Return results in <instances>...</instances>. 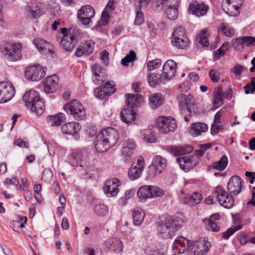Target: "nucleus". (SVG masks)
I'll list each match as a JSON object with an SVG mask.
<instances>
[{
    "label": "nucleus",
    "instance_id": "49530a36",
    "mask_svg": "<svg viewBox=\"0 0 255 255\" xmlns=\"http://www.w3.org/2000/svg\"><path fill=\"white\" fill-rule=\"evenodd\" d=\"M132 218L133 224L136 226L140 225L143 222L144 214L142 211H134L133 212Z\"/></svg>",
    "mask_w": 255,
    "mask_h": 255
},
{
    "label": "nucleus",
    "instance_id": "603ef678",
    "mask_svg": "<svg viewBox=\"0 0 255 255\" xmlns=\"http://www.w3.org/2000/svg\"><path fill=\"white\" fill-rule=\"evenodd\" d=\"M161 61L160 59H156L152 61H149L147 62V66L149 71H152L157 69L161 65Z\"/></svg>",
    "mask_w": 255,
    "mask_h": 255
},
{
    "label": "nucleus",
    "instance_id": "7c9ffc66",
    "mask_svg": "<svg viewBox=\"0 0 255 255\" xmlns=\"http://www.w3.org/2000/svg\"><path fill=\"white\" fill-rule=\"evenodd\" d=\"M208 128L205 123H196L191 126L190 134L194 137L199 135L202 132H206Z\"/></svg>",
    "mask_w": 255,
    "mask_h": 255
},
{
    "label": "nucleus",
    "instance_id": "473e14b6",
    "mask_svg": "<svg viewBox=\"0 0 255 255\" xmlns=\"http://www.w3.org/2000/svg\"><path fill=\"white\" fill-rule=\"evenodd\" d=\"M120 117L123 122L129 124L134 121L135 118V114L133 110L127 108L123 109L121 112Z\"/></svg>",
    "mask_w": 255,
    "mask_h": 255
},
{
    "label": "nucleus",
    "instance_id": "2f4dec72",
    "mask_svg": "<svg viewBox=\"0 0 255 255\" xmlns=\"http://www.w3.org/2000/svg\"><path fill=\"white\" fill-rule=\"evenodd\" d=\"M126 98V104L128 108L133 110L135 107H136L137 104L139 103L141 100L142 96L141 95L136 94H127L125 95Z\"/></svg>",
    "mask_w": 255,
    "mask_h": 255
},
{
    "label": "nucleus",
    "instance_id": "c85d7f7f",
    "mask_svg": "<svg viewBox=\"0 0 255 255\" xmlns=\"http://www.w3.org/2000/svg\"><path fill=\"white\" fill-rule=\"evenodd\" d=\"M147 80L149 85L153 87L161 83L165 84L166 83L161 74L155 73L154 72L149 73Z\"/></svg>",
    "mask_w": 255,
    "mask_h": 255
},
{
    "label": "nucleus",
    "instance_id": "13d9d810",
    "mask_svg": "<svg viewBox=\"0 0 255 255\" xmlns=\"http://www.w3.org/2000/svg\"><path fill=\"white\" fill-rule=\"evenodd\" d=\"M39 53L47 57L53 58L56 56L54 49H38Z\"/></svg>",
    "mask_w": 255,
    "mask_h": 255
},
{
    "label": "nucleus",
    "instance_id": "f704fd0d",
    "mask_svg": "<svg viewBox=\"0 0 255 255\" xmlns=\"http://www.w3.org/2000/svg\"><path fill=\"white\" fill-rule=\"evenodd\" d=\"M68 162L73 166L79 165L83 167L82 164V154L78 151H73L68 156Z\"/></svg>",
    "mask_w": 255,
    "mask_h": 255
},
{
    "label": "nucleus",
    "instance_id": "4468645a",
    "mask_svg": "<svg viewBox=\"0 0 255 255\" xmlns=\"http://www.w3.org/2000/svg\"><path fill=\"white\" fill-rule=\"evenodd\" d=\"M244 181L239 176L234 175L231 177L227 184V190L230 194L235 195L239 194L242 190Z\"/></svg>",
    "mask_w": 255,
    "mask_h": 255
},
{
    "label": "nucleus",
    "instance_id": "f257e3e1",
    "mask_svg": "<svg viewBox=\"0 0 255 255\" xmlns=\"http://www.w3.org/2000/svg\"><path fill=\"white\" fill-rule=\"evenodd\" d=\"M119 139V132L112 127L103 129L96 136L95 146L97 150L100 152L107 151L114 146Z\"/></svg>",
    "mask_w": 255,
    "mask_h": 255
},
{
    "label": "nucleus",
    "instance_id": "0e129e2a",
    "mask_svg": "<svg viewBox=\"0 0 255 255\" xmlns=\"http://www.w3.org/2000/svg\"><path fill=\"white\" fill-rule=\"evenodd\" d=\"M53 177V173L50 169H45L43 172L42 179L45 182H49Z\"/></svg>",
    "mask_w": 255,
    "mask_h": 255
},
{
    "label": "nucleus",
    "instance_id": "774afa93",
    "mask_svg": "<svg viewBox=\"0 0 255 255\" xmlns=\"http://www.w3.org/2000/svg\"><path fill=\"white\" fill-rule=\"evenodd\" d=\"M223 95H214V102L213 105L216 108L221 106L223 104Z\"/></svg>",
    "mask_w": 255,
    "mask_h": 255
},
{
    "label": "nucleus",
    "instance_id": "6e6552de",
    "mask_svg": "<svg viewBox=\"0 0 255 255\" xmlns=\"http://www.w3.org/2000/svg\"><path fill=\"white\" fill-rule=\"evenodd\" d=\"M156 127L159 131L167 133L174 131L177 125L176 121L171 117H159L156 120Z\"/></svg>",
    "mask_w": 255,
    "mask_h": 255
},
{
    "label": "nucleus",
    "instance_id": "423d86ee",
    "mask_svg": "<svg viewBox=\"0 0 255 255\" xmlns=\"http://www.w3.org/2000/svg\"><path fill=\"white\" fill-rule=\"evenodd\" d=\"M214 194L217 196V201L221 206L228 209L233 206L234 200L232 195L230 193H227L222 186L216 187Z\"/></svg>",
    "mask_w": 255,
    "mask_h": 255
},
{
    "label": "nucleus",
    "instance_id": "ddd939ff",
    "mask_svg": "<svg viewBox=\"0 0 255 255\" xmlns=\"http://www.w3.org/2000/svg\"><path fill=\"white\" fill-rule=\"evenodd\" d=\"M144 168V160L142 157H138L136 162H133L128 172V176L131 180L138 179Z\"/></svg>",
    "mask_w": 255,
    "mask_h": 255
},
{
    "label": "nucleus",
    "instance_id": "ea45409f",
    "mask_svg": "<svg viewBox=\"0 0 255 255\" xmlns=\"http://www.w3.org/2000/svg\"><path fill=\"white\" fill-rule=\"evenodd\" d=\"M163 96L161 94L155 93L152 95L149 99V104L153 109H155L163 104Z\"/></svg>",
    "mask_w": 255,
    "mask_h": 255
},
{
    "label": "nucleus",
    "instance_id": "72a5a7b5",
    "mask_svg": "<svg viewBox=\"0 0 255 255\" xmlns=\"http://www.w3.org/2000/svg\"><path fill=\"white\" fill-rule=\"evenodd\" d=\"M176 160L180 167L185 171H188L193 164L191 156L177 157Z\"/></svg>",
    "mask_w": 255,
    "mask_h": 255
},
{
    "label": "nucleus",
    "instance_id": "9d476101",
    "mask_svg": "<svg viewBox=\"0 0 255 255\" xmlns=\"http://www.w3.org/2000/svg\"><path fill=\"white\" fill-rule=\"evenodd\" d=\"M95 14V11L93 6L90 5H85L78 11L77 18L81 23L84 25H90L91 18Z\"/></svg>",
    "mask_w": 255,
    "mask_h": 255
},
{
    "label": "nucleus",
    "instance_id": "c9c22d12",
    "mask_svg": "<svg viewBox=\"0 0 255 255\" xmlns=\"http://www.w3.org/2000/svg\"><path fill=\"white\" fill-rule=\"evenodd\" d=\"M135 147V142L132 140L128 139L124 142L122 153L126 156H130L132 155Z\"/></svg>",
    "mask_w": 255,
    "mask_h": 255
},
{
    "label": "nucleus",
    "instance_id": "1a4fd4ad",
    "mask_svg": "<svg viewBox=\"0 0 255 255\" xmlns=\"http://www.w3.org/2000/svg\"><path fill=\"white\" fill-rule=\"evenodd\" d=\"M15 91L10 82H0V103H5L10 101L14 96Z\"/></svg>",
    "mask_w": 255,
    "mask_h": 255
},
{
    "label": "nucleus",
    "instance_id": "a18cd8bd",
    "mask_svg": "<svg viewBox=\"0 0 255 255\" xmlns=\"http://www.w3.org/2000/svg\"><path fill=\"white\" fill-rule=\"evenodd\" d=\"M95 213L99 216H104L109 211L108 207L104 204H99L95 205L94 208Z\"/></svg>",
    "mask_w": 255,
    "mask_h": 255
},
{
    "label": "nucleus",
    "instance_id": "c756f323",
    "mask_svg": "<svg viewBox=\"0 0 255 255\" xmlns=\"http://www.w3.org/2000/svg\"><path fill=\"white\" fill-rule=\"evenodd\" d=\"M166 5L162 7V10H164L165 14L169 19H176L178 17V5H173L171 3H167Z\"/></svg>",
    "mask_w": 255,
    "mask_h": 255
},
{
    "label": "nucleus",
    "instance_id": "864d4df0",
    "mask_svg": "<svg viewBox=\"0 0 255 255\" xmlns=\"http://www.w3.org/2000/svg\"><path fill=\"white\" fill-rule=\"evenodd\" d=\"M33 43L36 48H46L49 47L50 43L41 38H36L33 40Z\"/></svg>",
    "mask_w": 255,
    "mask_h": 255
},
{
    "label": "nucleus",
    "instance_id": "a211bd4d",
    "mask_svg": "<svg viewBox=\"0 0 255 255\" xmlns=\"http://www.w3.org/2000/svg\"><path fill=\"white\" fill-rule=\"evenodd\" d=\"M116 90V88L109 82H107L101 87L96 88L94 92L97 98L105 99L115 92Z\"/></svg>",
    "mask_w": 255,
    "mask_h": 255
},
{
    "label": "nucleus",
    "instance_id": "37998d69",
    "mask_svg": "<svg viewBox=\"0 0 255 255\" xmlns=\"http://www.w3.org/2000/svg\"><path fill=\"white\" fill-rule=\"evenodd\" d=\"M228 163V157L226 155H224L218 161L214 162L213 163L212 167L214 169H216L221 171L227 167Z\"/></svg>",
    "mask_w": 255,
    "mask_h": 255
},
{
    "label": "nucleus",
    "instance_id": "79ce46f5",
    "mask_svg": "<svg viewBox=\"0 0 255 255\" xmlns=\"http://www.w3.org/2000/svg\"><path fill=\"white\" fill-rule=\"evenodd\" d=\"M152 164L162 172L165 169L167 165L166 159L160 155H156L154 157Z\"/></svg>",
    "mask_w": 255,
    "mask_h": 255
},
{
    "label": "nucleus",
    "instance_id": "680f3d73",
    "mask_svg": "<svg viewBox=\"0 0 255 255\" xmlns=\"http://www.w3.org/2000/svg\"><path fill=\"white\" fill-rule=\"evenodd\" d=\"M76 49L75 54L77 57H81L83 55L88 56L93 51V49Z\"/></svg>",
    "mask_w": 255,
    "mask_h": 255
},
{
    "label": "nucleus",
    "instance_id": "69168bd1",
    "mask_svg": "<svg viewBox=\"0 0 255 255\" xmlns=\"http://www.w3.org/2000/svg\"><path fill=\"white\" fill-rule=\"evenodd\" d=\"M114 4L115 1L114 0H110L103 12L109 14L112 13L115 9Z\"/></svg>",
    "mask_w": 255,
    "mask_h": 255
},
{
    "label": "nucleus",
    "instance_id": "4d7b16f0",
    "mask_svg": "<svg viewBox=\"0 0 255 255\" xmlns=\"http://www.w3.org/2000/svg\"><path fill=\"white\" fill-rule=\"evenodd\" d=\"M206 228L212 232H218L220 227L215 222L208 221L205 220Z\"/></svg>",
    "mask_w": 255,
    "mask_h": 255
},
{
    "label": "nucleus",
    "instance_id": "cd10ccee",
    "mask_svg": "<svg viewBox=\"0 0 255 255\" xmlns=\"http://www.w3.org/2000/svg\"><path fill=\"white\" fill-rule=\"evenodd\" d=\"M242 46V48L246 46L247 47L255 46V37L251 36H244L239 37L235 40L233 43L234 48Z\"/></svg>",
    "mask_w": 255,
    "mask_h": 255
},
{
    "label": "nucleus",
    "instance_id": "20e7f679",
    "mask_svg": "<svg viewBox=\"0 0 255 255\" xmlns=\"http://www.w3.org/2000/svg\"><path fill=\"white\" fill-rule=\"evenodd\" d=\"M174 40H171V44L173 46L179 48H187L189 47L191 42L186 35L185 28L178 25L174 28L172 33Z\"/></svg>",
    "mask_w": 255,
    "mask_h": 255
},
{
    "label": "nucleus",
    "instance_id": "338daca9",
    "mask_svg": "<svg viewBox=\"0 0 255 255\" xmlns=\"http://www.w3.org/2000/svg\"><path fill=\"white\" fill-rule=\"evenodd\" d=\"M226 53L225 49H218V50L213 53L214 60H219L222 56H224Z\"/></svg>",
    "mask_w": 255,
    "mask_h": 255
},
{
    "label": "nucleus",
    "instance_id": "4be33fe9",
    "mask_svg": "<svg viewBox=\"0 0 255 255\" xmlns=\"http://www.w3.org/2000/svg\"><path fill=\"white\" fill-rule=\"evenodd\" d=\"M104 245L110 250L117 253H121L123 249L122 242L117 238L107 239L105 241Z\"/></svg>",
    "mask_w": 255,
    "mask_h": 255
},
{
    "label": "nucleus",
    "instance_id": "6ab92c4d",
    "mask_svg": "<svg viewBox=\"0 0 255 255\" xmlns=\"http://www.w3.org/2000/svg\"><path fill=\"white\" fill-rule=\"evenodd\" d=\"M161 74L165 81L168 82L174 76L176 71V63L172 60H168L164 64Z\"/></svg>",
    "mask_w": 255,
    "mask_h": 255
},
{
    "label": "nucleus",
    "instance_id": "39448f33",
    "mask_svg": "<svg viewBox=\"0 0 255 255\" xmlns=\"http://www.w3.org/2000/svg\"><path fill=\"white\" fill-rule=\"evenodd\" d=\"M178 106L182 113L186 110L190 115H195L197 113L196 107L194 104L193 97L191 95L186 96L185 94H180L177 97Z\"/></svg>",
    "mask_w": 255,
    "mask_h": 255
},
{
    "label": "nucleus",
    "instance_id": "a19ab883",
    "mask_svg": "<svg viewBox=\"0 0 255 255\" xmlns=\"http://www.w3.org/2000/svg\"><path fill=\"white\" fill-rule=\"evenodd\" d=\"M26 10L27 13L33 18H37L42 14L40 6L36 3H31L27 6Z\"/></svg>",
    "mask_w": 255,
    "mask_h": 255
},
{
    "label": "nucleus",
    "instance_id": "aec40b11",
    "mask_svg": "<svg viewBox=\"0 0 255 255\" xmlns=\"http://www.w3.org/2000/svg\"><path fill=\"white\" fill-rule=\"evenodd\" d=\"M81 128L80 125L76 122H70L63 125L61 129L63 133L71 134L75 139L79 138L78 132Z\"/></svg>",
    "mask_w": 255,
    "mask_h": 255
},
{
    "label": "nucleus",
    "instance_id": "052dcab7",
    "mask_svg": "<svg viewBox=\"0 0 255 255\" xmlns=\"http://www.w3.org/2000/svg\"><path fill=\"white\" fill-rule=\"evenodd\" d=\"M222 33L226 36L232 37L234 34V29L230 28L228 25L223 24L221 27Z\"/></svg>",
    "mask_w": 255,
    "mask_h": 255
},
{
    "label": "nucleus",
    "instance_id": "9b49d317",
    "mask_svg": "<svg viewBox=\"0 0 255 255\" xmlns=\"http://www.w3.org/2000/svg\"><path fill=\"white\" fill-rule=\"evenodd\" d=\"M211 244L207 240H200L192 242L189 253L191 255H207L210 250Z\"/></svg>",
    "mask_w": 255,
    "mask_h": 255
},
{
    "label": "nucleus",
    "instance_id": "7ed1b4c3",
    "mask_svg": "<svg viewBox=\"0 0 255 255\" xmlns=\"http://www.w3.org/2000/svg\"><path fill=\"white\" fill-rule=\"evenodd\" d=\"M180 228L177 221L172 216H167L158 223L157 228L159 234L163 238L170 239L175 235Z\"/></svg>",
    "mask_w": 255,
    "mask_h": 255
},
{
    "label": "nucleus",
    "instance_id": "4c0bfd02",
    "mask_svg": "<svg viewBox=\"0 0 255 255\" xmlns=\"http://www.w3.org/2000/svg\"><path fill=\"white\" fill-rule=\"evenodd\" d=\"M65 119V115L63 113H60L56 115L47 117V121L52 127L59 126Z\"/></svg>",
    "mask_w": 255,
    "mask_h": 255
},
{
    "label": "nucleus",
    "instance_id": "e2e57ef3",
    "mask_svg": "<svg viewBox=\"0 0 255 255\" xmlns=\"http://www.w3.org/2000/svg\"><path fill=\"white\" fill-rule=\"evenodd\" d=\"M100 58L102 62L106 66H108L109 63V52L104 50L102 51L100 55Z\"/></svg>",
    "mask_w": 255,
    "mask_h": 255
},
{
    "label": "nucleus",
    "instance_id": "6e6d98bb",
    "mask_svg": "<svg viewBox=\"0 0 255 255\" xmlns=\"http://www.w3.org/2000/svg\"><path fill=\"white\" fill-rule=\"evenodd\" d=\"M209 77L213 83H217L220 79V74L216 70L212 69L209 72Z\"/></svg>",
    "mask_w": 255,
    "mask_h": 255
},
{
    "label": "nucleus",
    "instance_id": "09e8293b",
    "mask_svg": "<svg viewBox=\"0 0 255 255\" xmlns=\"http://www.w3.org/2000/svg\"><path fill=\"white\" fill-rule=\"evenodd\" d=\"M135 59V53L133 51L131 50L128 54H127L126 57L122 59L121 63L123 66H127L129 62L134 61Z\"/></svg>",
    "mask_w": 255,
    "mask_h": 255
},
{
    "label": "nucleus",
    "instance_id": "5701e85b",
    "mask_svg": "<svg viewBox=\"0 0 255 255\" xmlns=\"http://www.w3.org/2000/svg\"><path fill=\"white\" fill-rule=\"evenodd\" d=\"M2 52L4 58L9 61H16L22 58L21 49H3Z\"/></svg>",
    "mask_w": 255,
    "mask_h": 255
},
{
    "label": "nucleus",
    "instance_id": "393cba45",
    "mask_svg": "<svg viewBox=\"0 0 255 255\" xmlns=\"http://www.w3.org/2000/svg\"><path fill=\"white\" fill-rule=\"evenodd\" d=\"M167 150L174 156H180L190 153L193 150L191 145H185L180 146H170L167 147Z\"/></svg>",
    "mask_w": 255,
    "mask_h": 255
},
{
    "label": "nucleus",
    "instance_id": "3c124183",
    "mask_svg": "<svg viewBox=\"0 0 255 255\" xmlns=\"http://www.w3.org/2000/svg\"><path fill=\"white\" fill-rule=\"evenodd\" d=\"M162 173L161 171L157 169L153 164H151L148 167L147 174L148 177L151 179L155 176L160 174Z\"/></svg>",
    "mask_w": 255,
    "mask_h": 255
},
{
    "label": "nucleus",
    "instance_id": "f03ea898",
    "mask_svg": "<svg viewBox=\"0 0 255 255\" xmlns=\"http://www.w3.org/2000/svg\"><path fill=\"white\" fill-rule=\"evenodd\" d=\"M26 107L36 116H41L44 111L45 104L39 93L34 90H29L22 97Z\"/></svg>",
    "mask_w": 255,
    "mask_h": 255
},
{
    "label": "nucleus",
    "instance_id": "dca6fc26",
    "mask_svg": "<svg viewBox=\"0 0 255 255\" xmlns=\"http://www.w3.org/2000/svg\"><path fill=\"white\" fill-rule=\"evenodd\" d=\"M209 9V6L204 2H198L194 1L189 5L188 12L189 13L200 17L205 15Z\"/></svg>",
    "mask_w": 255,
    "mask_h": 255
},
{
    "label": "nucleus",
    "instance_id": "bb28decb",
    "mask_svg": "<svg viewBox=\"0 0 255 255\" xmlns=\"http://www.w3.org/2000/svg\"><path fill=\"white\" fill-rule=\"evenodd\" d=\"M180 0H152L151 5L152 8L157 12L162 10L163 7L167 3H171L173 5H179Z\"/></svg>",
    "mask_w": 255,
    "mask_h": 255
},
{
    "label": "nucleus",
    "instance_id": "f3484780",
    "mask_svg": "<svg viewBox=\"0 0 255 255\" xmlns=\"http://www.w3.org/2000/svg\"><path fill=\"white\" fill-rule=\"evenodd\" d=\"M121 183L119 179L113 178L106 181L104 187V190L108 197H114L119 192L118 187Z\"/></svg>",
    "mask_w": 255,
    "mask_h": 255
},
{
    "label": "nucleus",
    "instance_id": "0eeeda50",
    "mask_svg": "<svg viewBox=\"0 0 255 255\" xmlns=\"http://www.w3.org/2000/svg\"><path fill=\"white\" fill-rule=\"evenodd\" d=\"M25 77L31 81H38L45 76V68L39 64L27 67L25 70Z\"/></svg>",
    "mask_w": 255,
    "mask_h": 255
},
{
    "label": "nucleus",
    "instance_id": "5fc2aeb1",
    "mask_svg": "<svg viewBox=\"0 0 255 255\" xmlns=\"http://www.w3.org/2000/svg\"><path fill=\"white\" fill-rule=\"evenodd\" d=\"M144 21L143 12L141 8H138L136 11V16L134 20V24L137 25H141Z\"/></svg>",
    "mask_w": 255,
    "mask_h": 255
},
{
    "label": "nucleus",
    "instance_id": "a878e982",
    "mask_svg": "<svg viewBox=\"0 0 255 255\" xmlns=\"http://www.w3.org/2000/svg\"><path fill=\"white\" fill-rule=\"evenodd\" d=\"M92 72L95 76L94 82L96 85H100L106 80L102 67L98 64H95L92 67Z\"/></svg>",
    "mask_w": 255,
    "mask_h": 255
},
{
    "label": "nucleus",
    "instance_id": "bf43d9fd",
    "mask_svg": "<svg viewBox=\"0 0 255 255\" xmlns=\"http://www.w3.org/2000/svg\"><path fill=\"white\" fill-rule=\"evenodd\" d=\"M150 190L151 193H152L151 194V198L161 197L164 194L163 191L157 186H151Z\"/></svg>",
    "mask_w": 255,
    "mask_h": 255
},
{
    "label": "nucleus",
    "instance_id": "2eb2a0df",
    "mask_svg": "<svg viewBox=\"0 0 255 255\" xmlns=\"http://www.w3.org/2000/svg\"><path fill=\"white\" fill-rule=\"evenodd\" d=\"M61 33L62 34V39L60 42L61 46L63 48H74L77 43V38L72 34L66 27L61 28Z\"/></svg>",
    "mask_w": 255,
    "mask_h": 255
},
{
    "label": "nucleus",
    "instance_id": "de8ad7c7",
    "mask_svg": "<svg viewBox=\"0 0 255 255\" xmlns=\"http://www.w3.org/2000/svg\"><path fill=\"white\" fill-rule=\"evenodd\" d=\"M78 106V109H77V111L73 113L72 115L73 116L75 119L77 120H82L86 117V112L82 105Z\"/></svg>",
    "mask_w": 255,
    "mask_h": 255
},
{
    "label": "nucleus",
    "instance_id": "b1692460",
    "mask_svg": "<svg viewBox=\"0 0 255 255\" xmlns=\"http://www.w3.org/2000/svg\"><path fill=\"white\" fill-rule=\"evenodd\" d=\"M202 199V195L198 192H194L192 194L187 195L181 200L182 204L194 206L199 204Z\"/></svg>",
    "mask_w": 255,
    "mask_h": 255
},
{
    "label": "nucleus",
    "instance_id": "8fccbe9b",
    "mask_svg": "<svg viewBox=\"0 0 255 255\" xmlns=\"http://www.w3.org/2000/svg\"><path fill=\"white\" fill-rule=\"evenodd\" d=\"M111 18L110 14L102 12L101 18L95 26V28L98 29L100 26L106 25Z\"/></svg>",
    "mask_w": 255,
    "mask_h": 255
},
{
    "label": "nucleus",
    "instance_id": "c03bdc74",
    "mask_svg": "<svg viewBox=\"0 0 255 255\" xmlns=\"http://www.w3.org/2000/svg\"><path fill=\"white\" fill-rule=\"evenodd\" d=\"M81 104L77 100H73L70 102L68 103L64 106V109L65 111L70 114H72L75 111H77V109H78V106H80Z\"/></svg>",
    "mask_w": 255,
    "mask_h": 255
},
{
    "label": "nucleus",
    "instance_id": "412c9836",
    "mask_svg": "<svg viewBox=\"0 0 255 255\" xmlns=\"http://www.w3.org/2000/svg\"><path fill=\"white\" fill-rule=\"evenodd\" d=\"M58 83L57 75H53L47 77L44 82V91L46 93H53L56 89Z\"/></svg>",
    "mask_w": 255,
    "mask_h": 255
},
{
    "label": "nucleus",
    "instance_id": "58836bf2",
    "mask_svg": "<svg viewBox=\"0 0 255 255\" xmlns=\"http://www.w3.org/2000/svg\"><path fill=\"white\" fill-rule=\"evenodd\" d=\"M151 186L144 185L140 187L137 191V195L140 200L151 198Z\"/></svg>",
    "mask_w": 255,
    "mask_h": 255
},
{
    "label": "nucleus",
    "instance_id": "f8f14e48",
    "mask_svg": "<svg viewBox=\"0 0 255 255\" xmlns=\"http://www.w3.org/2000/svg\"><path fill=\"white\" fill-rule=\"evenodd\" d=\"M192 246V242L185 237L180 236L175 240L172 249L175 254H181L190 251Z\"/></svg>",
    "mask_w": 255,
    "mask_h": 255
},
{
    "label": "nucleus",
    "instance_id": "e433bc0d",
    "mask_svg": "<svg viewBox=\"0 0 255 255\" xmlns=\"http://www.w3.org/2000/svg\"><path fill=\"white\" fill-rule=\"evenodd\" d=\"M208 36V30L206 28L202 29L196 36V40L197 43L203 47H208L209 42Z\"/></svg>",
    "mask_w": 255,
    "mask_h": 255
}]
</instances>
